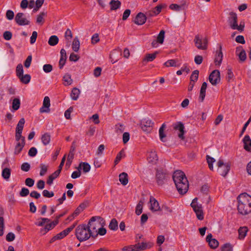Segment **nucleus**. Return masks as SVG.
<instances>
[{
  "instance_id": "obj_1",
  "label": "nucleus",
  "mask_w": 251,
  "mask_h": 251,
  "mask_svg": "<svg viewBox=\"0 0 251 251\" xmlns=\"http://www.w3.org/2000/svg\"><path fill=\"white\" fill-rule=\"evenodd\" d=\"M173 178L178 192L181 194H185L189 188V183L184 173L176 170L173 174Z\"/></svg>"
},
{
  "instance_id": "obj_2",
  "label": "nucleus",
  "mask_w": 251,
  "mask_h": 251,
  "mask_svg": "<svg viewBox=\"0 0 251 251\" xmlns=\"http://www.w3.org/2000/svg\"><path fill=\"white\" fill-rule=\"evenodd\" d=\"M238 210L242 215L251 212V196L247 193L241 194L237 198Z\"/></svg>"
},
{
  "instance_id": "obj_3",
  "label": "nucleus",
  "mask_w": 251,
  "mask_h": 251,
  "mask_svg": "<svg viewBox=\"0 0 251 251\" xmlns=\"http://www.w3.org/2000/svg\"><path fill=\"white\" fill-rule=\"evenodd\" d=\"M75 236L80 242L86 241L91 236H93L92 231L86 225H79L76 227Z\"/></svg>"
},
{
  "instance_id": "obj_4",
  "label": "nucleus",
  "mask_w": 251,
  "mask_h": 251,
  "mask_svg": "<svg viewBox=\"0 0 251 251\" xmlns=\"http://www.w3.org/2000/svg\"><path fill=\"white\" fill-rule=\"evenodd\" d=\"M104 225V221L103 218L99 216L93 217L88 224V227L92 231L93 236H95L98 230L101 226Z\"/></svg>"
},
{
  "instance_id": "obj_5",
  "label": "nucleus",
  "mask_w": 251,
  "mask_h": 251,
  "mask_svg": "<svg viewBox=\"0 0 251 251\" xmlns=\"http://www.w3.org/2000/svg\"><path fill=\"white\" fill-rule=\"evenodd\" d=\"M237 16L236 13L230 12L229 17L228 19V23L230 27L233 30H237L239 31L243 30L244 28V23L241 22L239 25H238Z\"/></svg>"
},
{
  "instance_id": "obj_6",
  "label": "nucleus",
  "mask_w": 251,
  "mask_h": 251,
  "mask_svg": "<svg viewBox=\"0 0 251 251\" xmlns=\"http://www.w3.org/2000/svg\"><path fill=\"white\" fill-rule=\"evenodd\" d=\"M196 47L199 50H205L207 48L208 40L206 37L196 35L194 40Z\"/></svg>"
},
{
  "instance_id": "obj_7",
  "label": "nucleus",
  "mask_w": 251,
  "mask_h": 251,
  "mask_svg": "<svg viewBox=\"0 0 251 251\" xmlns=\"http://www.w3.org/2000/svg\"><path fill=\"white\" fill-rule=\"evenodd\" d=\"M197 198H195L192 201L191 206L196 213L197 218L200 220L203 219V208L201 204L197 202Z\"/></svg>"
},
{
  "instance_id": "obj_8",
  "label": "nucleus",
  "mask_w": 251,
  "mask_h": 251,
  "mask_svg": "<svg viewBox=\"0 0 251 251\" xmlns=\"http://www.w3.org/2000/svg\"><path fill=\"white\" fill-rule=\"evenodd\" d=\"M218 169L217 172L222 176H226L230 170V165L227 163H224L223 161L219 159L217 162Z\"/></svg>"
},
{
  "instance_id": "obj_9",
  "label": "nucleus",
  "mask_w": 251,
  "mask_h": 251,
  "mask_svg": "<svg viewBox=\"0 0 251 251\" xmlns=\"http://www.w3.org/2000/svg\"><path fill=\"white\" fill-rule=\"evenodd\" d=\"M153 124L150 119L145 118L141 121V127L144 132L149 133L151 131Z\"/></svg>"
},
{
  "instance_id": "obj_10",
  "label": "nucleus",
  "mask_w": 251,
  "mask_h": 251,
  "mask_svg": "<svg viewBox=\"0 0 251 251\" xmlns=\"http://www.w3.org/2000/svg\"><path fill=\"white\" fill-rule=\"evenodd\" d=\"M16 23L19 25H26L30 23V21L23 13H18L15 18Z\"/></svg>"
},
{
  "instance_id": "obj_11",
  "label": "nucleus",
  "mask_w": 251,
  "mask_h": 251,
  "mask_svg": "<svg viewBox=\"0 0 251 251\" xmlns=\"http://www.w3.org/2000/svg\"><path fill=\"white\" fill-rule=\"evenodd\" d=\"M209 80L213 85H216L220 82V73L218 70L212 71L209 76Z\"/></svg>"
},
{
  "instance_id": "obj_12",
  "label": "nucleus",
  "mask_w": 251,
  "mask_h": 251,
  "mask_svg": "<svg viewBox=\"0 0 251 251\" xmlns=\"http://www.w3.org/2000/svg\"><path fill=\"white\" fill-rule=\"evenodd\" d=\"M50 102L49 97L46 96L43 100V105L40 108L39 111L41 113H49L50 112Z\"/></svg>"
},
{
  "instance_id": "obj_13",
  "label": "nucleus",
  "mask_w": 251,
  "mask_h": 251,
  "mask_svg": "<svg viewBox=\"0 0 251 251\" xmlns=\"http://www.w3.org/2000/svg\"><path fill=\"white\" fill-rule=\"evenodd\" d=\"M149 206V209L152 212H157L161 210L158 201L152 197L150 198Z\"/></svg>"
},
{
  "instance_id": "obj_14",
  "label": "nucleus",
  "mask_w": 251,
  "mask_h": 251,
  "mask_svg": "<svg viewBox=\"0 0 251 251\" xmlns=\"http://www.w3.org/2000/svg\"><path fill=\"white\" fill-rule=\"evenodd\" d=\"M174 129L177 131V134L178 137L181 139L183 140L184 139V125L181 122H177L174 124Z\"/></svg>"
},
{
  "instance_id": "obj_15",
  "label": "nucleus",
  "mask_w": 251,
  "mask_h": 251,
  "mask_svg": "<svg viewBox=\"0 0 251 251\" xmlns=\"http://www.w3.org/2000/svg\"><path fill=\"white\" fill-rule=\"evenodd\" d=\"M166 178V174L165 171L162 170H158L157 171L156 174V179L158 185H161L164 183V181Z\"/></svg>"
},
{
  "instance_id": "obj_16",
  "label": "nucleus",
  "mask_w": 251,
  "mask_h": 251,
  "mask_svg": "<svg viewBox=\"0 0 251 251\" xmlns=\"http://www.w3.org/2000/svg\"><path fill=\"white\" fill-rule=\"evenodd\" d=\"M165 31L163 30H161L157 37V39L153 40L151 45L153 47L157 48L159 44H162L163 43L164 38H165Z\"/></svg>"
},
{
  "instance_id": "obj_17",
  "label": "nucleus",
  "mask_w": 251,
  "mask_h": 251,
  "mask_svg": "<svg viewBox=\"0 0 251 251\" xmlns=\"http://www.w3.org/2000/svg\"><path fill=\"white\" fill-rule=\"evenodd\" d=\"M206 240L211 249H215L219 246V242L216 239L212 238L211 233H209L207 235Z\"/></svg>"
},
{
  "instance_id": "obj_18",
  "label": "nucleus",
  "mask_w": 251,
  "mask_h": 251,
  "mask_svg": "<svg viewBox=\"0 0 251 251\" xmlns=\"http://www.w3.org/2000/svg\"><path fill=\"white\" fill-rule=\"evenodd\" d=\"M219 50H217L215 54V63L216 65L220 66L223 60V54L222 51V46L221 44H218Z\"/></svg>"
},
{
  "instance_id": "obj_19",
  "label": "nucleus",
  "mask_w": 251,
  "mask_h": 251,
  "mask_svg": "<svg viewBox=\"0 0 251 251\" xmlns=\"http://www.w3.org/2000/svg\"><path fill=\"white\" fill-rule=\"evenodd\" d=\"M244 149L247 151L251 152V139L249 135H245L242 139Z\"/></svg>"
},
{
  "instance_id": "obj_20",
  "label": "nucleus",
  "mask_w": 251,
  "mask_h": 251,
  "mask_svg": "<svg viewBox=\"0 0 251 251\" xmlns=\"http://www.w3.org/2000/svg\"><path fill=\"white\" fill-rule=\"evenodd\" d=\"M147 20L146 16L143 13H139L135 17L134 23L138 25L144 24Z\"/></svg>"
},
{
  "instance_id": "obj_21",
  "label": "nucleus",
  "mask_w": 251,
  "mask_h": 251,
  "mask_svg": "<svg viewBox=\"0 0 251 251\" xmlns=\"http://www.w3.org/2000/svg\"><path fill=\"white\" fill-rule=\"evenodd\" d=\"M157 54V51H155L154 52L151 53H147L143 59V63H147L148 62H152L155 59Z\"/></svg>"
},
{
  "instance_id": "obj_22",
  "label": "nucleus",
  "mask_w": 251,
  "mask_h": 251,
  "mask_svg": "<svg viewBox=\"0 0 251 251\" xmlns=\"http://www.w3.org/2000/svg\"><path fill=\"white\" fill-rule=\"evenodd\" d=\"M236 54L238 56L239 59L241 61H244L247 58V55L245 50L242 47L236 48Z\"/></svg>"
},
{
  "instance_id": "obj_23",
  "label": "nucleus",
  "mask_w": 251,
  "mask_h": 251,
  "mask_svg": "<svg viewBox=\"0 0 251 251\" xmlns=\"http://www.w3.org/2000/svg\"><path fill=\"white\" fill-rule=\"evenodd\" d=\"M207 85V83L206 82H204L202 83V85L201 86L199 96V100L201 102L203 101L204 98L205 97Z\"/></svg>"
},
{
  "instance_id": "obj_24",
  "label": "nucleus",
  "mask_w": 251,
  "mask_h": 251,
  "mask_svg": "<svg viewBox=\"0 0 251 251\" xmlns=\"http://www.w3.org/2000/svg\"><path fill=\"white\" fill-rule=\"evenodd\" d=\"M164 7V5L160 4L156 6L151 12L147 13L148 15L150 16H154L158 15L161 11L162 9Z\"/></svg>"
},
{
  "instance_id": "obj_25",
  "label": "nucleus",
  "mask_w": 251,
  "mask_h": 251,
  "mask_svg": "<svg viewBox=\"0 0 251 251\" xmlns=\"http://www.w3.org/2000/svg\"><path fill=\"white\" fill-rule=\"evenodd\" d=\"M16 146L15 148L14 153L15 154H19L23 150L25 145V141H21L19 142H16Z\"/></svg>"
},
{
  "instance_id": "obj_26",
  "label": "nucleus",
  "mask_w": 251,
  "mask_h": 251,
  "mask_svg": "<svg viewBox=\"0 0 251 251\" xmlns=\"http://www.w3.org/2000/svg\"><path fill=\"white\" fill-rule=\"evenodd\" d=\"M133 246V251H140L144 250L148 248V245L146 243L141 242L138 243Z\"/></svg>"
},
{
  "instance_id": "obj_27",
  "label": "nucleus",
  "mask_w": 251,
  "mask_h": 251,
  "mask_svg": "<svg viewBox=\"0 0 251 251\" xmlns=\"http://www.w3.org/2000/svg\"><path fill=\"white\" fill-rule=\"evenodd\" d=\"M158 160V157L156 153L154 151H151L148 154V160L149 162L155 163Z\"/></svg>"
},
{
  "instance_id": "obj_28",
  "label": "nucleus",
  "mask_w": 251,
  "mask_h": 251,
  "mask_svg": "<svg viewBox=\"0 0 251 251\" xmlns=\"http://www.w3.org/2000/svg\"><path fill=\"white\" fill-rule=\"evenodd\" d=\"M60 173V172L59 170H56L55 172H54L53 174H52L49 176L47 183L50 185H51L53 183L54 179H55L58 176Z\"/></svg>"
},
{
  "instance_id": "obj_29",
  "label": "nucleus",
  "mask_w": 251,
  "mask_h": 251,
  "mask_svg": "<svg viewBox=\"0 0 251 251\" xmlns=\"http://www.w3.org/2000/svg\"><path fill=\"white\" fill-rule=\"evenodd\" d=\"M165 127V124H163L159 129V138L163 142H165L166 141V134L164 133V129Z\"/></svg>"
},
{
  "instance_id": "obj_30",
  "label": "nucleus",
  "mask_w": 251,
  "mask_h": 251,
  "mask_svg": "<svg viewBox=\"0 0 251 251\" xmlns=\"http://www.w3.org/2000/svg\"><path fill=\"white\" fill-rule=\"evenodd\" d=\"M119 181L123 185H126L128 182L127 174L126 173H122L119 175Z\"/></svg>"
},
{
  "instance_id": "obj_31",
  "label": "nucleus",
  "mask_w": 251,
  "mask_h": 251,
  "mask_svg": "<svg viewBox=\"0 0 251 251\" xmlns=\"http://www.w3.org/2000/svg\"><path fill=\"white\" fill-rule=\"evenodd\" d=\"M25 123V120L24 118H21L19 121L16 128V132L22 133L24 125Z\"/></svg>"
},
{
  "instance_id": "obj_32",
  "label": "nucleus",
  "mask_w": 251,
  "mask_h": 251,
  "mask_svg": "<svg viewBox=\"0 0 251 251\" xmlns=\"http://www.w3.org/2000/svg\"><path fill=\"white\" fill-rule=\"evenodd\" d=\"M109 4L111 6V10H115L120 7L121 3L118 0H111L109 2Z\"/></svg>"
},
{
  "instance_id": "obj_33",
  "label": "nucleus",
  "mask_w": 251,
  "mask_h": 251,
  "mask_svg": "<svg viewBox=\"0 0 251 251\" xmlns=\"http://www.w3.org/2000/svg\"><path fill=\"white\" fill-rule=\"evenodd\" d=\"M80 48V42L78 38L75 37L73 42L72 49L75 52H77Z\"/></svg>"
},
{
  "instance_id": "obj_34",
  "label": "nucleus",
  "mask_w": 251,
  "mask_h": 251,
  "mask_svg": "<svg viewBox=\"0 0 251 251\" xmlns=\"http://www.w3.org/2000/svg\"><path fill=\"white\" fill-rule=\"evenodd\" d=\"M11 175V170L9 168H5L3 169L1 172V176L3 179L8 180Z\"/></svg>"
},
{
  "instance_id": "obj_35",
  "label": "nucleus",
  "mask_w": 251,
  "mask_h": 251,
  "mask_svg": "<svg viewBox=\"0 0 251 251\" xmlns=\"http://www.w3.org/2000/svg\"><path fill=\"white\" fill-rule=\"evenodd\" d=\"M80 91L79 89L76 88H74L71 93V97L73 100H76L78 99L79 96L80 95Z\"/></svg>"
},
{
  "instance_id": "obj_36",
  "label": "nucleus",
  "mask_w": 251,
  "mask_h": 251,
  "mask_svg": "<svg viewBox=\"0 0 251 251\" xmlns=\"http://www.w3.org/2000/svg\"><path fill=\"white\" fill-rule=\"evenodd\" d=\"M21 104L20 100L19 98H14L12 100V107L14 111L19 109Z\"/></svg>"
},
{
  "instance_id": "obj_37",
  "label": "nucleus",
  "mask_w": 251,
  "mask_h": 251,
  "mask_svg": "<svg viewBox=\"0 0 251 251\" xmlns=\"http://www.w3.org/2000/svg\"><path fill=\"white\" fill-rule=\"evenodd\" d=\"M59 39L56 35L51 36L49 39L48 44L51 46H54L57 44Z\"/></svg>"
},
{
  "instance_id": "obj_38",
  "label": "nucleus",
  "mask_w": 251,
  "mask_h": 251,
  "mask_svg": "<svg viewBox=\"0 0 251 251\" xmlns=\"http://www.w3.org/2000/svg\"><path fill=\"white\" fill-rule=\"evenodd\" d=\"M41 140L44 145H48L50 141V136L49 133H45L42 136Z\"/></svg>"
},
{
  "instance_id": "obj_39",
  "label": "nucleus",
  "mask_w": 251,
  "mask_h": 251,
  "mask_svg": "<svg viewBox=\"0 0 251 251\" xmlns=\"http://www.w3.org/2000/svg\"><path fill=\"white\" fill-rule=\"evenodd\" d=\"M164 65L167 67H178L179 65L177 63V62L175 59L168 60L167 61L164 63Z\"/></svg>"
},
{
  "instance_id": "obj_40",
  "label": "nucleus",
  "mask_w": 251,
  "mask_h": 251,
  "mask_svg": "<svg viewBox=\"0 0 251 251\" xmlns=\"http://www.w3.org/2000/svg\"><path fill=\"white\" fill-rule=\"evenodd\" d=\"M63 81L65 85L68 86L71 85L73 82L71 75L69 74H65L63 76Z\"/></svg>"
},
{
  "instance_id": "obj_41",
  "label": "nucleus",
  "mask_w": 251,
  "mask_h": 251,
  "mask_svg": "<svg viewBox=\"0 0 251 251\" xmlns=\"http://www.w3.org/2000/svg\"><path fill=\"white\" fill-rule=\"evenodd\" d=\"M247 231L248 229L246 227H240L238 230L239 238L244 239L247 235Z\"/></svg>"
},
{
  "instance_id": "obj_42",
  "label": "nucleus",
  "mask_w": 251,
  "mask_h": 251,
  "mask_svg": "<svg viewBox=\"0 0 251 251\" xmlns=\"http://www.w3.org/2000/svg\"><path fill=\"white\" fill-rule=\"evenodd\" d=\"M21 81L24 84H27L30 82L31 76L29 75H23L19 77Z\"/></svg>"
},
{
  "instance_id": "obj_43",
  "label": "nucleus",
  "mask_w": 251,
  "mask_h": 251,
  "mask_svg": "<svg viewBox=\"0 0 251 251\" xmlns=\"http://www.w3.org/2000/svg\"><path fill=\"white\" fill-rule=\"evenodd\" d=\"M169 7L171 9L176 11H180L184 9L183 5H178L177 4H171Z\"/></svg>"
},
{
  "instance_id": "obj_44",
  "label": "nucleus",
  "mask_w": 251,
  "mask_h": 251,
  "mask_svg": "<svg viewBox=\"0 0 251 251\" xmlns=\"http://www.w3.org/2000/svg\"><path fill=\"white\" fill-rule=\"evenodd\" d=\"M46 15L47 13L44 12L38 15L36 18V23L38 24L42 25L44 22V18Z\"/></svg>"
},
{
  "instance_id": "obj_45",
  "label": "nucleus",
  "mask_w": 251,
  "mask_h": 251,
  "mask_svg": "<svg viewBox=\"0 0 251 251\" xmlns=\"http://www.w3.org/2000/svg\"><path fill=\"white\" fill-rule=\"evenodd\" d=\"M118 222L117 220L115 219L111 220L109 225V228L111 230L115 231L118 229Z\"/></svg>"
},
{
  "instance_id": "obj_46",
  "label": "nucleus",
  "mask_w": 251,
  "mask_h": 251,
  "mask_svg": "<svg viewBox=\"0 0 251 251\" xmlns=\"http://www.w3.org/2000/svg\"><path fill=\"white\" fill-rule=\"evenodd\" d=\"M2 212L0 210V236L3 235V229H4V220L2 217Z\"/></svg>"
},
{
  "instance_id": "obj_47",
  "label": "nucleus",
  "mask_w": 251,
  "mask_h": 251,
  "mask_svg": "<svg viewBox=\"0 0 251 251\" xmlns=\"http://www.w3.org/2000/svg\"><path fill=\"white\" fill-rule=\"evenodd\" d=\"M40 175L41 176H43L46 174V173L48 171V166L45 164H41L40 165Z\"/></svg>"
},
{
  "instance_id": "obj_48",
  "label": "nucleus",
  "mask_w": 251,
  "mask_h": 251,
  "mask_svg": "<svg viewBox=\"0 0 251 251\" xmlns=\"http://www.w3.org/2000/svg\"><path fill=\"white\" fill-rule=\"evenodd\" d=\"M221 251H233V246L229 243L224 244L221 247Z\"/></svg>"
},
{
  "instance_id": "obj_49",
  "label": "nucleus",
  "mask_w": 251,
  "mask_h": 251,
  "mask_svg": "<svg viewBox=\"0 0 251 251\" xmlns=\"http://www.w3.org/2000/svg\"><path fill=\"white\" fill-rule=\"evenodd\" d=\"M207 162L208 164L209 169L211 170H213V163L215 162V159L213 157H211L209 155L206 156Z\"/></svg>"
},
{
  "instance_id": "obj_50",
  "label": "nucleus",
  "mask_w": 251,
  "mask_h": 251,
  "mask_svg": "<svg viewBox=\"0 0 251 251\" xmlns=\"http://www.w3.org/2000/svg\"><path fill=\"white\" fill-rule=\"evenodd\" d=\"M66 236V235L64 233V231H62L60 232V233H59L58 234H56L54 237H53L50 240V242H53L56 240L62 239Z\"/></svg>"
},
{
  "instance_id": "obj_51",
  "label": "nucleus",
  "mask_w": 251,
  "mask_h": 251,
  "mask_svg": "<svg viewBox=\"0 0 251 251\" xmlns=\"http://www.w3.org/2000/svg\"><path fill=\"white\" fill-rule=\"evenodd\" d=\"M74 151H71L69 153V154L68 155V157H67V162H66V165H68V166H70L72 161H73V160L74 159Z\"/></svg>"
},
{
  "instance_id": "obj_52",
  "label": "nucleus",
  "mask_w": 251,
  "mask_h": 251,
  "mask_svg": "<svg viewBox=\"0 0 251 251\" xmlns=\"http://www.w3.org/2000/svg\"><path fill=\"white\" fill-rule=\"evenodd\" d=\"M81 166L82 167L83 172L86 173L90 171L91 169L90 165L86 162H81Z\"/></svg>"
},
{
  "instance_id": "obj_53",
  "label": "nucleus",
  "mask_w": 251,
  "mask_h": 251,
  "mask_svg": "<svg viewBox=\"0 0 251 251\" xmlns=\"http://www.w3.org/2000/svg\"><path fill=\"white\" fill-rule=\"evenodd\" d=\"M24 70L23 65L21 64H19L16 67V75L17 76L19 77L23 75Z\"/></svg>"
},
{
  "instance_id": "obj_54",
  "label": "nucleus",
  "mask_w": 251,
  "mask_h": 251,
  "mask_svg": "<svg viewBox=\"0 0 251 251\" xmlns=\"http://www.w3.org/2000/svg\"><path fill=\"white\" fill-rule=\"evenodd\" d=\"M143 211V202L140 201L136 207L135 213L137 215H140Z\"/></svg>"
},
{
  "instance_id": "obj_55",
  "label": "nucleus",
  "mask_w": 251,
  "mask_h": 251,
  "mask_svg": "<svg viewBox=\"0 0 251 251\" xmlns=\"http://www.w3.org/2000/svg\"><path fill=\"white\" fill-rule=\"evenodd\" d=\"M199 72L198 70H195L192 73L190 77L191 82L195 83L196 81H197L199 76Z\"/></svg>"
},
{
  "instance_id": "obj_56",
  "label": "nucleus",
  "mask_w": 251,
  "mask_h": 251,
  "mask_svg": "<svg viewBox=\"0 0 251 251\" xmlns=\"http://www.w3.org/2000/svg\"><path fill=\"white\" fill-rule=\"evenodd\" d=\"M50 221L49 219L45 218H41L39 219V221L36 222L35 225L39 226H43L45 223Z\"/></svg>"
},
{
  "instance_id": "obj_57",
  "label": "nucleus",
  "mask_w": 251,
  "mask_h": 251,
  "mask_svg": "<svg viewBox=\"0 0 251 251\" xmlns=\"http://www.w3.org/2000/svg\"><path fill=\"white\" fill-rule=\"evenodd\" d=\"M89 119L95 124H98L100 123L99 116L97 114H94L92 116L90 117Z\"/></svg>"
},
{
  "instance_id": "obj_58",
  "label": "nucleus",
  "mask_w": 251,
  "mask_h": 251,
  "mask_svg": "<svg viewBox=\"0 0 251 251\" xmlns=\"http://www.w3.org/2000/svg\"><path fill=\"white\" fill-rule=\"evenodd\" d=\"M124 156V151L123 150H122L117 155L116 157V159L114 161V163L115 165H117L119 162L121 160L122 157Z\"/></svg>"
},
{
  "instance_id": "obj_59",
  "label": "nucleus",
  "mask_w": 251,
  "mask_h": 251,
  "mask_svg": "<svg viewBox=\"0 0 251 251\" xmlns=\"http://www.w3.org/2000/svg\"><path fill=\"white\" fill-rule=\"evenodd\" d=\"M37 153V150L35 147L31 148L28 152V154L30 157H34Z\"/></svg>"
},
{
  "instance_id": "obj_60",
  "label": "nucleus",
  "mask_w": 251,
  "mask_h": 251,
  "mask_svg": "<svg viewBox=\"0 0 251 251\" xmlns=\"http://www.w3.org/2000/svg\"><path fill=\"white\" fill-rule=\"evenodd\" d=\"M43 70L46 73H49L52 70V66L50 64H45L43 67Z\"/></svg>"
},
{
  "instance_id": "obj_61",
  "label": "nucleus",
  "mask_w": 251,
  "mask_h": 251,
  "mask_svg": "<svg viewBox=\"0 0 251 251\" xmlns=\"http://www.w3.org/2000/svg\"><path fill=\"white\" fill-rule=\"evenodd\" d=\"M42 194L43 196L46 198H51L54 196V193L52 191H49L47 190H43Z\"/></svg>"
},
{
  "instance_id": "obj_62",
  "label": "nucleus",
  "mask_w": 251,
  "mask_h": 251,
  "mask_svg": "<svg viewBox=\"0 0 251 251\" xmlns=\"http://www.w3.org/2000/svg\"><path fill=\"white\" fill-rule=\"evenodd\" d=\"M234 77L233 73L231 68H228L227 71V78L228 81L233 79Z\"/></svg>"
},
{
  "instance_id": "obj_63",
  "label": "nucleus",
  "mask_w": 251,
  "mask_h": 251,
  "mask_svg": "<svg viewBox=\"0 0 251 251\" xmlns=\"http://www.w3.org/2000/svg\"><path fill=\"white\" fill-rule=\"evenodd\" d=\"M14 13L13 11L8 10L6 13V18L8 20H12L14 18Z\"/></svg>"
},
{
  "instance_id": "obj_64",
  "label": "nucleus",
  "mask_w": 251,
  "mask_h": 251,
  "mask_svg": "<svg viewBox=\"0 0 251 251\" xmlns=\"http://www.w3.org/2000/svg\"><path fill=\"white\" fill-rule=\"evenodd\" d=\"M30 168V165L27 162L24 163L21 166V170L24 172H28Z\"/></svg>"
}]
</instances>
